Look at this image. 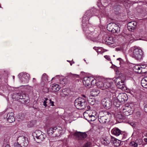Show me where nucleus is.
Returning <instances> with one entry per match:
<instances>
[{
  "instance_id": "12",
  "label": "nucleus",
  "mask_w": 147,
  "mask_h": 147,
  "mask_svg": "<svg viewBox=\"0 0 147 147\" xmlns=\"http://www.w3.org/2000/svg\"><path fill=\"white\" fill-rule=\"evenodd\" d=\"M111 26L114 27L111 30V32L113 33H118L119 32V28L118 27L117 24L115 23H111Z\"/></svg>"
},
{
  "instance_id": "18",
  "label": "nucleus",
  "mask_w": 147,
  "mask_h": 147,
  "mask_svg": "<svg viewBox=\"0 0 147 147\" xmlns=\"http://www.w3.org/2000/svg\"><path fill=\"white\" fill-rule=\"evenodd\" d=\"M141 84L143 87L147 88V76L142 78L141 81Z\"/></svg>"
},
{
  "instance_id": "30",
  "label": "nucleus",
  "mask_w": 147,
  "mask_h": 147,
  "mask_svg": "<svg viewBox=\"0 0 147 147\" xmlns=\"http://www.w3.org/2000/svg\"><path fill=\"white\" fill-rule=\"evenodd\" d=\"M117 118L118 119H124V116L122 115L121 113L119 114L117 113L115 114Z\"/></svg>"
},
{
  "instance_id": "3",
  "label": "nucleus",
  "mask_w": 147,
  "mask_h": 147,
  "mask_svg": "<svg viewBox=\"0 0 147 147\" xmlns=\"http://www.w3.org/2000/svg\"><path fill=\"white\" fill-rule=\"evenodd\" d=\"M84 118L88 121H94L97 117V113L94 111L88 110L83 113Z\"/></svg>"
},
{
  "instance_id": "4",
  "label": "nucleus",
  "mask_w": 147,
  "mask_h": 147,
  "mask_svg": "<svg viewBox=\"0 0 147 147\" xmlns=\"http://www.w3.org/2000/svg\"><path fill=\"white\" fill-rule=\"evenodd\" d=\"M74 104L77 109H81L86 107L87 102L85 99H83L82 97H79L75 100Z\"/></svg>"
},
{
  "instance_id": "43",
  "label": "nucleus",
  "mask_w": 147,
  "mask_h": 147,
  "mask_svg": "<svg viewBox=\"0 0 147 147\" xmlns=\"http://www.w3.org/2000/svg\"><path fill=\"white\" fill-rule=\"evenodd\" d=\"M48 101L50 102V104H51V105L52 106H54V102L53 101H52L51 99L49 100Z\"/></svg>"
},
{
  "instance_id": "25",
  "label": "nucleus",
  "mask_w": 147,
  "mask_h": 147,
  "mask_svg": "<svg viewBox=\"0 0 147 147\" xmlns=\"http://www.w3.org/2000/svg\"><path fill=\"white\" fill-rule=\"evenodd\" d=\"M96 85L97 86L100 88L102 90H103V83L101 81H99L98 82H96Z\"/></svg>"
},
{
  "instance_id": "9",
  "label": "nucleus",
  "mask_w": 147,
  "mask_h": 147,
  "mask_svg": "<svg viewBox=\"0 0 147 147\" xmlns=\"http://www.w3.org/2000/svg\"><path fill=\"white\" fill-rule=\"evenodd\" d=\"M17 142L23 147H26L28 144L27 139L23 136L19 137L17 139Z\"/></svg>"
},
{
  "instance_id": "6",
  "label": "nucleus",
  "mask_w": 147,
  "mask_h": 147,
  "mask_svg": "<svg viewBox=\"0 0 147 147\" xmlns=\"http://www.w3.org/2000/svg\"><path fill=\"white\" fill-rule=\"evenodd\" d=\"M83 84L86 87H89L91 85H94L96 83V80L91 77H86L84 78Z\"/></svg>"
},
{
  "instance_id": "57",
  "label": "nucleus",
  "mask_w": 147,
  "mask_h": 147,
  "mask_svg": "<svg viewBox=\"0 0 147 147\" xmlns=\"http://www.w3.org/2000/svg\"><path fill=\"white\" fill-rule=\"evenodd\" d=\"M142 67H144L145 66H144V65L142 66Z\"/></svg>"
},
{
  "instance_id": "42",
  "label": "nucleus",
  "mask_w": 147,
  "mask_h": 147,
  "mask_svg": "<svg viewBox=\"0 0 147 147\" xmlns=\"http://www.w3.org/2000/svg\"><path fill=\"white\" fill-rule=\"evenodd\" d=\"M122 59L121 58H118L117 59V63H120Z\"/></svg>"
},
{
  "instance_id": "5",
  "label": "nucleus",
  "mask_w": 147,
  "mask_h": 147,
  "mask_svg": "<svg viewBox=\"0 0 147 147\" xmlns=\"http://www.w3.org/2000/svg\"><path fill=\"white\" fill-rule=\"evenodd\" d=\"M120 75L121 76H120V78L116 79V84L118 88L125 90L126 89V88L124 84V80L125 79V77L122 74H120Z\"/></svg>"
},
{
  "instance_id": "15",
  "label": "nucleus",
  "mask_w": 147,
  "mask_h": 147,
  "mask_svg": "<svg viewBox=\"0 0 147 147\" xmlns=\"http://www.w3.org/2000/svg\"><path fill=\"white\" fill-rule=\"evenodd\" d=\"M14 96H15V98L17 100H24L26 97V95L24 93H16L14 94Z\"/></svg>"
},
{
  "instance_id": "31",
  "label": "nucleus",
  "mask_w": 147,
  "mask_h": 147,
  "mask_svg": "<svg viewBox=\"0 0 147 147\" xmlns=\"http://www.w3.org/2000/svg\"><path fill=\"white\" fill-rule=\"evenodd\" d=\"M66 79L65 78L61 79L60 80V83L62 84L63 86H64L65 84Z\"/></svg>"
},
{
  "instance_id": "63",
  "label": "nucleus",
  "mask_w": 147,
  "mask_h": 147,
  "mask_svg": "<svg viewBox=\"0 0 147 147\" xmlns=\"http://www.w3.org/2000/svg\"><path fill=\"white\" fill-rule=\"evenodd\" d=\"M146 136H147V133H146Z\"/></svg>"
},
{
  "instance_id": "11",
  "label": "nucleus",
  "mask_w": 147,
  "mask_h": 147,
  "mask_svg": "<svg viewBox=\"0 0 147 147\" xmlns=\"http://www.w3.org/2000/svg\"><path fill=\"white\" fill-rule=\"evenodd\" d=\"M137 23L134 21L129 22L127 24L128 28L130 31H132V30L135 29L136 28Z\"/></svg>"
},
{
  "instance_id": "47",
  "label": "nucleus",
  "mask_w": 147,
  "mask_h": 147,
  "mask_svg": "<svg viewBox=\"0 0 147 147\" xmlns=\"http://www.w3.org/2000/svg\"><path fill=\"white\" fill-rule=\"evenodd\" d=\"M123 139H125L126 138V135L125 134H123Z\"/></svg>"
},
{
  "instance_id": "19",
  "label": "nucleus",
  "mask_w": 147,
  "mask_h": 147,
  "mask_svg": "<svg viewBox=\"0 0 147 147\" xmlns=\"http://www.w3.org/2000/svg\"><path fill=\"white\" fill-rule=\"evenodd\" d=\"M55 136H59L62 132V129L61 127H55Z\"/></svg>"
},
{
  "instance_id": "29",
  "label": "nucleus",
  "mask_w": 147,
  "mask_h": 147,
  "mask_svg": "<svg viewBox=\"0 0 147 147\" xmlns=\"http://www.w3.org/2000/svg\"><path fill=\"white\" fill-rule=\"evenodd\" d=\"M78 139L80 140L81 136V132H74L73 134Z\"/></svg>"
},
{
  "instance_id": "13",
  "label": "nucleus",
  "mask_w": 147,
  "mask_h": 147,
  "mask_svg": "<svg viewBox=\"0 0 147 147\" xmlns=\"http://www.w3.org/2000/svg\"><path fill=\"white\" fill-rule=\"evenodd\" d=\"M14 114L13 113H10L7 114L6 117L7 121L9 123H12L15 120L13 116Z\"/></svg>"
},
{
  "instance_id": "36",
  "label": "nucleus",
  "mask_w": 147,
  "mask_h": 147,
  "mask_svg": "<svg viewBox=\"0 0 147 147\" xmlns=\"http://www.w3.org/2000/svg\"><path fill=\"white\" fill-rule=\"evenodd\" d=\"M110 38L109 37L106 38L105 40V44L109 45H110V40L109 39Z\"/></svg>"
},
{
  "instance_id": "59",
  "label": "nucleus",
  "mask_w": 147,
  "mask_h": 147,
  "mask_svg": "<svg viewBox=\"0 0 147 147\" xmlns=\"http://www.w3.org/2000/svg\"><path fill=\"white\" fill-rule=\"evenodd\" d=\"M83 147H87V146H83Z\"/></svg>"
},
{
  "instance_id": "7",
  "label": "nucleus",
  "mask_w": 147,
  "mask_h": 147,
  "mask_svg": "<svg viewBox=\"0 0 147 147\" xmlns=\"http://www.w3.org/2000/svg\"><path fill=\"white\" fill-rule=\"evenodd\" d=\"M21 82L23 83H27L30 78L29 74L26 73H21L18 75Z\"/></svg>"
},
{
  "instance_id": "24",
  "label": "nucleus",
  "mask_w": 147,
  "mask_h": 147,
  "mask_svg": "<svg viewBox=\"0 0 147 147\" xmlns=\"http://www.w3.org/2000/svg\"><path fill=\"white\" fill-rule=\"evenodd\" d=\"M103 90L105 89L109 90L110 88V83L109 82H106L103 84Z\"/></svg>"
},
{
  "instance_id": "20",
  "label": "nucleus",
  "mask_w": 147,
  "mask_h": 147,
  "mask_svg": "<svg viewBox=\"0 0 147 147\" xmlns=\"http://www.w3.org/2000/svg\"><path fill=\"white\" fill-rule=\"evenodd\" d=\"M42 133V132L41 131L36 130L32 133V135L34 137H35L37 139Z\"/></svg>"
},
{
  "instance_id": "8",
  "label": "nucleus",
  "mask_w": 147,
  "mask_h": 147,
  "mask_svg": "<svg viewBox=\"0 0 147 147\" xmlns=\"http://www.w3.org/2000/svg\"><path fill=\"white\" fill-rule=\"evenodd\" d=\"M123 113L124 115L127 116L131 114L133 111L129 105H125L123 107Z\"/></svg>"
},
{
  "instance_id": "39",
  "label": "nucleus",
  "mask_w": 147,
  "mask_h": 147,
  "mask_svg": "<svg viewBox=\"0 0 147 147\" xmlns=\"http://www.w3.org/2000/svg\"><path fill=\"white\" fill-rule=\"evenodd\" d=\"M14 147H23L21 144H20L18 142L15 143L13 144Z\"/></svg>"
},
{
  "instance_id": "50",
  "label": "nucleus",
  "mask_w": 147,
  "mask_h": 147,
  "mask_svg": "<svg viewBox=\"0 0 147 147\" xmlns=\"http://www.w3.org/2000/svg\"><path fill=\"white\" fill-rule=\"evenodd\" d=\"M112 41L113 42H111V44H112L113 43H114V41L115 40L114 38H113L112 39Z\"/></svg>"
},
{
  "instance_id": "16",
  "label": "nucleus",
  "mask_w": 147,
  "mask_h": 147,
  "mask_svg": "<svg viewBox=\"0 0 147 147\" xmlns=\"http://www.w3.org/2000/svg\"><path fill=\"white\" fill-rule=\"evenodd\" d=\"M111 132L112 134L116 136H118L121 134V131L119 129L115 128L112 129Z\"/></svg>"
},
{
  "instance_id": "44",
  "label": "nucleus",
  "mask_w": 147,
  "mask_h": 147,
  "mask_svg": "<svg viewBox=\"0 0 147 147\" xmlns=\"http://www.w3.org/2000/svg\"><path fill=\"white\" fill-rule=\"evenodd\" d=\"M144 110L146 113H147V104L145 106L144 108Z\"/></svg>"
},
{
  "instance_id": "52",
  "label": "nucleus",
  "mask_w": 147,
  "mask_h": 147,
  "mask_svg": "<svg viewBox=\"0 0 147 147\" xmlns=\"http://www.w3.org/2000/svg\"><path fill=\"white\" fill-rule=\"evenodd\" d=\"M99 1L101 2H105L104 1V0H99Z\"/></svg>"
},
{
  "instance_id": "53",
  "label": "nucleus",
  "mask_w": 147,
  "mask_h": 147,
  "mask_svg": "<svg viewBox=\"0 0 147 147\" xmlns=\"http://www.w3.org/2000/svg\"><path fill=\"white\" fill-rule=\"evenodd\" d=\"M83 96L84 97V98H83V99H85L86 100V97L85 96V95H83Z\"/></svg>"
},
{
  "instance_id": "45",
  "label": "nucleus",
  "mask_w": 147,
  "mask_h": 147,
  "mask_svg": "<svg viewBox=\"0 0 147 147\" xmlns=\"http://www.w3.org/2000/svg\"><path fill=\"white\" fill-rule=\"evenodd\" d=\"M104 57L107 59L108 60H110V58L109 56L105 55L104 56Z\"/></svg>"
},
{
  "instance_id": "2",
  "label": "nucleus",
  "mask_w": 147,
  "mask_h": 147,
  "mask_svg": "<svg viewBox=\"0 0 147 147\" xmlns=\"http://www.w3.org/2000/svg\"><path fill=\"white\" fill-rule=\"evenodd\" d=\"M131 57L139 61H141L144 57V52L142 49L139 47H133L131 49Z\"/></svg>"
},
{
  "instance_id": "54",
  "label": "nucleus",
  "mask_w": 147,
  "mask_h": 147,
  "mask_svg": "<svg viewBox=\"0 0 147 147\" xmlns=\"http://www.w3.org/2000/svg\"><path fill=\"white\" fill-rule=\"evenodd\" d=\"M144 140L146 142H147V138L144 139Z\"/></svg>"
},
{
  "instance_id": "48",
  "label": "nucleus",
  "mask_w": 147,
  "mask_h": 147,
  "mask_svg": "<svg viewBox=\"0 0 147 147\" xmlns=\"http://www.w3.org/2000/svg\"><path fill=\"white\" fill-rule=\"evenodd\" d=\"M130 124L132 126H134L135 125L134 123L133 122H131L130 123Z\"/></svg>"
},
{
  "instance_id": "22",
  "label": "nucleus",
  "mask_w": 147,
  "mask_h": 147,
  "mask_svg": "<svg viewBox=\"0 0 147 147\" xmlns=\"http://www.w3.org/2000/svg\"><path fill=\"white\" fill-rule=\"evenodd\" d=\"M141 66L136 65L133 67V70L136 73H141L142 72V71H141Z\"/></svg>"
},
{
  "instance_id": "27",
  "label": "nucleus",
  "mask_w": 147,
  "mask_h": 147,
  "mask_svg": "<svg viewBox=\"0 0 147 147\" xmlns=\"http://www.w3.org/2000/svg\"><path fill=\"white\" fill-rule=\"evenodd\" d=\"M46 137V135L42 133L40 135L39 137V138H38L37 139L39 140L40 141H42Z\"/></svg>"
},
{
  "instance_id": "21",
  "label": "nucleus",
  "mask_w": 147,
  "mask_h": 147,
  "mask_svg": "<svg viewBox=\"0 0 147 147\" xmlns=\"http://www.w3.org/2000/svg\"><path fill=\"white\" fill-rule=\"evenodd\" d=\"M102 104L107 109H109L110 108V103L109 101H107L104 100L102 102Z\"/></svg>"
},
{
  "instance_id": "51",
  "label": "nucleus",
  "mask_w": 147,
  "mask_h": 147,
  "mask_svg": "<svg viewBox=\"0 0 147 147\" xmlns=\"http://www.w3.org/2000/svg\"><path fill=\"white\" fill-rule=\"evenodd\" d=\"M5 147H10L9 145L8 144H6Z\"/></svg>"
},
{
  "instance_id": "58",
  "label": "nucleus",
  "mask_w": 147,
  "mask_h": 147,
  "mask_svg": "<svg viewBox=\"0 0 147 147\" xmlns=\"http://www.w3.org/2000/svg\"><path fill=\"white\" fill-rule=\"evenodd\" d=\"M65 95H66V96H68V94H65Z\"/></svg>"
},
{
  "instance_id": "14",
  "label": "nucleus",
  "mask_w": 147,
  "mask_h": 147,
  "mask_svg": "<svg viewBox=\"0 0 147 147\" xmlns=\"http://www.w3.org/2000/svg\"><path fill=\"white\" fill-rule=\"evenodd\" d=\"M100 92V91L98 89L93 88L91 89L90 94L92 96L95 97L98 96Z\"/></svg>"
},
{
  "instance_id": "34",
  "label": "nucleus",
  "mask_w": 147,
  "mask_h": 147,
  "mask_svg": "<svg viewBox=\"0 0 147 147\" xmlns=\"http://www.w3.org/2000/svg\"><path fill=\"white\" fill-rule=\"evenodd\" d=\"M45 100H44L43 102V105L46 107L47 106V103L48 102H49L48 100L49 99L46 98H44Z\"/></svg>"
},
{
  "instance_id": "49",
  "label": "nucleus",
  "mask_w": 147,
  "mask_h": 147,
  "mask_svg": "<svg viewBox=\"0 0 147 147\" xmlns=\"http://www.w3.org/2000/svg\"><path fill=\"white\" fill-rule=\"evenodd\" d=\"M93 49H94L96 51H97V47H94Z\"/></svg>"
},
{
  "instance_id": "1",
  "label": "nucleus",
  "mask_w": 147,
  "mask_h": 147,
  "mask_svg": "<svg viewBox=\"0 0 147 147\" xmlns=\"http://www.w3.org/2000/svg\"><path fill=\"white\" fill-rule=\"evenodd\" d=\"M116 90L113 88L111 89V93L112 94V101L114 105L116 107L119 106L120 103H124L128 99L127 94L125 93L119 94L117 96Z\"/></svg>"
},
{
  "instance_id": "23",
  "label": "nucleus",
  "mask_w": 147,
  "mask_h": 147,
  "mask_svg": "<svg viewBox=\"0 0 147 147\" xmlns=\"http://www.w3.org/2000/svg\"><path fill=\"white\" fill-rule=\"evenodd\" d=\"M107 120V118L106 116H103L98 118V121L102 124L105 123Z\"/></svg>"
},
{
  "instance_id": "10",
  "label": "nucleus",
  "mask_w": 147,
  "mask_h": 147,
  "mask_svg": "<svg viewBox=\"0 0 147 147\" xmlns=\"http://www.w3.org/2000/svg\"><path fill=\"white\" fill-rule=\"evenodd\" d=\"M121 141L111 136V147H117L120 144Z\"/></svg>"
},
{
  "instance_id": "46",
  "label": "nucleus",
  "mask_w": 147,
  "mask_h": 147,
  "mask_svg": "<svg viewBox=\"0 0 147 147\" xmlns=\"http://www.w3.org/2000/svg\"><path fill=\"white\" fill-rule=\"evenodd\" d=\"M110 24V23H109V24H108L107 25V30L109 31L110 32V26H109V25Z\"/></svg>"
},
{
  "instance_id": "38",
  "label": "nucleus",
  "mask_w": 147,
  "mask_h": 147,
  "mask_svg": "<svg viewBox=\"0 0 147 147\" xmlns=\"http://www.w3.org/2000/svg\"><path fill=\"white\" fill-rule=\"evenodd\" d=\"M130 145L133 147H138V144L134 142H132L130 143Z\"/></svg>"
},
{
  "instance_id": "60",
  "label": "nucleus",
  "mask_w": 147,
  "mask_h": 147,
  "mask_svg": "<svg viewBox=\"0 0 147 147\" xmlns=\"http://www.w3.org/2000/svg\"><path fill=\"white\" fill-rule=\"evenodd\" d=\"M88 107H90V106H88Z\"/></svg>"
},
{
  "instance_id": "56",
  "label": "nucleus",
  "mask_w": 147,
  "mask_h": 147,
  "mask_svg": "<svg viewBox=\"0 0 147 147\" xmlns=\"http://www.w3.org/2000/svg\"><path fill=\"white\" fill-rule=\"evenodd\" d=\"M107 113L108 115H109V112H107Z\"/></svg>"
},
{
  "instance_id": "62",
  "label": "nucleus",
  "mask_w": 147,
  "mask_h": 147,
  "mask_svg": "<svg viewBox=\"0 0 147 147\" xmlns=\"http://www.w3.org/2000/svg\"><path fill=\"white\" fill-rule=\"evenodd\" d=\"M33 80H34V79H35V78H33Z\"/></svg>"
},
{
  "instance_id": "41",
  "label": "nucleus",
  "mask_w": 147,
  "mask_h": 147,
  "mask_svg": "<svg viewBox=\"0 0 147 147\" xmlns=\"http://www.w3.org/2000/svg\"><path fill=\"white\" fill-rule=\"evenodd\" d=\"M89 102L92 105H93L94 104V100L93 99H91L89 101Z\"/></svg>"
},
{
  "instance_id": "55",
  "label": "nucleus",
  "mask_w": 147,
  "mask_h": 147,
  "mask_svg": "<svg viewBox=\"0 0 147 147\" xmlns=\"http://www.w3.org/2000/svg\"><path fill=\"white\" fill-rule=\"evenodd\" d=\"M13 79H14V78H15V76H13Z\"/></svg>"
},
{
  "instance_id": "40",
  "label": "nucleus",
  "mask_w": 147,
  "mask_h": 147,
  "mask_svg": "<svg viewBox=\"0 0 147 147\" xmlns=\"http://www.w3.org/2000/svg\"><path fill=\"white\" fill-rule=\"evenodd\" d=\"M23 103L25 104H27L29 103V100L28 99L25 100V99L24 100H23Z\"/></svg>"
},
{
  "instance_id": "26",
  "label": "nucleus",
  "mask_w": 147,
  "mask_h": 147,
  "mask_svg": "<svg viewBox=\"0 0 147 147\" xmlns=\"http://www.w3.org/2000/svg\"><path fill=\"white\" fill-rule=\"evenodd\" d=\"M55 127L54 128H49L47 130L48 134L49 135H51L54 133H55Z\"/></svg>"
},
{
  "instance_id": "37",
  "label": "nucleus",
  "mask_w": 147,
  "mask_h": 147,
  "mask_svg": "<svg viewBox=\"0 0 147 147\" xmlns=\"http://www.w3.org/2000/svg\"><path fill=\"white\" fill-rule=\"evenodd\" d=\"M87 136L86 134L85 133L81 132L80 139H82L86 138Z\"/></svg>"
},
{
  "instance_id": "28",
  "label": "nucleus",
  "mask_w": 147,
  "mask_h": 147,
  "mask_svg": "<svg viewBox=\"0 0 147 147\" xmlns=\"http://www.w3.org/2000/svg\"><path fill=\"white\" fill-rule=\"evenodd\" d=\"M90 13V11H88L86 13L85 15L83 17V22H84V20H85L86 19L88 20H89V13Z\"/></svg>"
},
{
  "instance_id": "33",
  "label": "nucleus",
  "mask_w": 147,
  "mask_h": 147,
  "mask_svg": "<svg viewBox=\"0 0 147 147\" xmlns=\"http://www.w3.org/2000/svg\"><path fill=\"white\" fill-rule=\"evenodd\" d=\"M103 140L104 142V143L105 144L107 145L109 144L110 143V141L107 138H106L105 139H103Z\"/></svg>"
},
{
  "instance_id": "35",
  "label": "nucleus",
  "mask_w": 147,
  "mask_h": 147,
  "mask_svg": "<svg viewBox=\"0 0 147 147\" xmlns=\"http://www.w3.org/2000/svg\"><path fill=\"white\" fill-rule=\"evenodd\" d=\"M42 80L43 81H46L47 80V75L45 74H43L42 76Z\"/></svg>"
},
{
  "instance_id": "61",
  "label": "nucleus",
  "mask_w": 147,
  "mask_h": 147,
  "mask_svg": "<svg viewBox=\"0 0 147 147\" xmlns=\"http://www.w3.org/2000/svg\"><path fill=\"white\" fill-rule=\"evenodd\" d=\"M72 65V63H70V65Z\"/></svg>"
},
{
  "instance_id": "17",
  "label": "nucleus",
  "mask_w": 147,
  "mask_h": 147,
  "mask_svg": "<svg viewBox=\"0 0 147 147\" xmlns=\"http://www.w3.org/2000/svg\"><path fill=\"white\" fill-rule=\"evenodd\" d=\"M60 87H59V85L57 84H52L51 86V90L53 92H57L58 91Z\"/></svg>"
},
{
  "instance_id": "64",
  "label": "nucleus",
  "mask_w": 147,
  "mask_h": 147,
  "mask_svg": "<svg viewBox=\"0 0 147 147\" xmlns=\"http://www.w3.org/2000/svg\"><path fill=\"white\" fill-rule=\"evenodd\" d=\"M53 78H53L52 80H53Z\"/></svg>"
},
{
  "instance_id": "32",
  "label": "nucleus",
  "mask_w": 147,
  "mask_h": 147,
  "mask_svg": "<svg viewBox=\"0 0 147 147\" xmlns=\"http://www.w3.org/2000/svg\"><path fill=\"white\" fill-rule=\"evenodd\" d=\"M144 66H145L144 67H142L141 69V71L142 72L141 73H146L147 71V66L146 65H144Z\"/></svg>"
}]
</instances>
